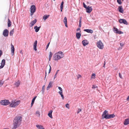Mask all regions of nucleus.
<instances>
[{
  "instance_id": "423d86ee",
  "label": "nucleus",
  "mask_w": 129,
  "mask_h": 129,
  "mask_svg": "<svg viewBox=\"0 0 129 129\" xmlns=\"http://www.w3.org/2000/svg\"><path fill=\"white\" fill-rule=\"evenodd\" d=\"M36 8L35 6L34 5L31 6L30 7V12L32 14L31 15H32L33 13L35 12Z\"/></svg>"
},
{
  "instance_id": "0e129e2a",
  "label": "nucleus",
  "mask_w": 129,
  "mask_h": 129,
  "mask_svg": "<svg viewBox=\"0 0 129 129\" xmlns=\"http://www.w3.org/2000/svg\"><path fill=\"white\" fill-rule=\"evenodd\" d=\"M16 128H15L14 127H14L13 128H12V129H15Z\"/></svg>"
},
{
  "instance_id": "79ce46f5",
  "label": "nucleus",
  "mask_w": 129,
  "mask_h": 129,
  "mask_svg": "<svg viewBox=\"0 0 129 129\" xmlns=\"http://www.w3.org/2000/svg\"><path fill=\"white\" fill-rule=\"evenodd\" d=\"M69 105V104H67L66 105V107L68 109H69L70 108Z\"/></svg>"
},
{
  "instance_id": "a19ab883",
  "label": "nucleus",
  "mask_w": 129,
  "mask_h": 129,
  "mask_svg": "<svg viewBox=\"0 0 129 129\" xmlns=\"http://www.w3.org/2000/svg\"><path fill=\"white\" fill-rule=\"evenodd\" d=\"M58 88L60 90V91H59L58 92H62V89L60 87H58Z\"/></svg>"
},
{
  "instance_id": "0eeeda50",
  "label": "nucleus",
  "mask_w": 129,
  "mask_h": 129,
  "mask_svg": "<svg viewBox=\"0 0 129 129\" xmlns=\"http://www.w3.org/2000/svg\"><path fill=\"white\" fill-rule=\"evenodd\" d=\"M118 21L120 23H123L126 25L128 24V22L125 19H120Z\"/></svg>"
},
{
  "instance_id": "6ab92c4d",
  "label": "nucleus",
  "mask_w": 129,
  "mask_h": 129,
  "mask_svg": "<svg viewBox=\"0 0 129 129\" xmlns=\"http://www.w3.org/2000/svg\"><path fill=\"white\" fill-rule=\"evenodd\" d=\"M81 35V34L80 33H76V38L78 39L80 38Z\"/></svg>"
},
{
  "instance_id": "39448f33",
  "label": "nucleus",
  "mask_w": 129,
  "mask_h": 129,
  "mask_svg": "<svg viewBox=\"0 0 129 129\" xmlns=\"http://www.w3.org/2000/svg\"><path fill=\"white\" fill-rule=\"evenodd\" d=\"M0 103L2 105L6 106L10 104V103L8 100H5L1 101Z\"/></svg>"
},
{
  "instance_id": "c85d7f7f",
  "label": "nucleus",
  "mask_w": 129,
  "mask_h": 129,
  "mask_svg": "<svg viewBox=\"0 0 129 129\" xmlns=\"http://www.w3.org/2000/svg\"><path fill=\"white\" fill-rule=\"evenodd\" d=\"M104 118H105L106 119H109V115H108V114L107 115H105L103 117V119Z\"/></svg>"
},
{
  "instance_id": "338daca9",
  "label": "nucleus",
  "mask_w": 129,
  "mask_h": 129,
  "mask_svg": "<svg viewBox=\"0 0 129 129\" xmlns=\"http://www.w3.org/2000/svg\"><path fill=\"white\" fill-rule=\"evenodd\" d=\"M46 75H45V78L46 77Z\"/></svg>"
},
{
  "instance_id": "c9c22d12",
  "label": "nucleus",
  "mask_w": 129,
  "mask_h": 129,
  "mask_svg": "<svg viewBox=\"0 0 129 129\" xmlns=\"http://www.w3.org/2000/svg\"><path fill=\"white\" fill-rule=\"evenodd\" d=\"M36 114L38 115L39 117L40 116V112L39 111H37L36 113Z\"/></svg>"
},
{
  "instance_id": "bb28decb",
  "label": "nucleus",
  "mask_w": 129,
  "mask_h": 129,
  "mask_svg": "<svg viewBox=\"0 0 129 129\" xmlns=\"http://www.w3.org/2000/svg\"><path fill=\"white\" fill-rule=\"evenodd\" d=\"M36 97H37V96H36L35 97H34L33 98V100L32 101L31 103V106H33V104L34 103L35 100L36 98Z\"/></svg>"
},
{
  "instance_id": "aec40b11",
  "label": "nucleus",
  "mask_w": 129,
  "mask_h": 129,
  "mask_svg": "<svg viewBox=\"0 0 129 129\" xmlns=\"http://www.w3.org/2000/svg\"><path fill=\"white\" fill-rule=\"evenodd\" d=\"M40 26L38 27L37 26H35L34 27V29H35V31L37 32L39 30Z\"/></svg>"
},
{
  "instance_id": "f8f14e48",
  "label": "nucleus",
  "mask_w": 129,
  "mask_h": 129,
  "mask_svg": "<svg viewBox=\"0 0 129 129\" xmlns=\"http://www.w3.org/2000/svg\"><path fill=\"white\" fill-rule=\"evenodd\" d=\"M118 10L119 12L121 13H123L124 11L123 9L122 8V6H119L118 7Z\"/></svg>"
},
{
  "instance_id": "13d9d810",
  "label": "nucleus",
  "mask_w": 129,
  "mask_h": 129,
  "mask_svg": "<svg viewBox=\"0 0 129 129\" xmlns=\"http://www.w3.org/2000/svg\"><path fill=\"white\" fill-rule=\"evenodd\" d=\"M4 67V66H3L1 65V66H0V69L2 68L3 67Z\"/></svg>"
},
{
  "instance_id": "ea45409f",
  "label": "nucleus",
  "mask_w": 129,
  "mask_h": 129,
  "mask_svg": "<svg viewBox=\"0 0 129 129\" xmlns=\"http://www.w3.org/2000/svg\"><path fill=\"white\" fill-rule=\"evenodd\" d=\"M117 3L120 5L122 3L121 0H117Z\"/></svg>"
},
{
  "instance_id": "412c9836",
  "label": "nucleus",
  "mask_w": 129,
  "mask_h": 129,
  "mask_svg": "<svg viewBox=\"0 0 129 129\" xmlns=\"http://www.w3.org/2000/svg\"><path fill=\"white\" fill-rule=\"evenodd\" d=\"M36 126L38 129H45L43 126L40 125H37Z\"/></svg>"
},
{
  "instance_id": "c756f323",
  "label": "nucleus",
  "mask_w": 129,
  "mask_h": 129,
  "mask_svg": "<svg viewBox=\"0 0 129 129\" xmlns=\"http://www.w3.org/2000/svg\"><path fill=\"white\" fill-rule=\"evenodd\" d=\"M58 93L61 95L62 99L63 100L64 99V97L62 94V92H58Z\"/></svg>"
},
{
  "instance_id": "20e7f679",
  "label": "nucleus",
  "mask_w": 129,
  "mask_h": 129,
  "mask_svg": "<svg viewBox=\"0 0 129 129\" xmlns=\"http://www.w3.org/2000/svg\"><path fill=\"white\" fill-rule=\"evenodd\" d=\"M97 47L100 49H102L104 48V45L101 40L98 41L96 44Z\"/></svg>"
},
{
  "instance_id": "a878e982",
  "label": "nucleus",
  "mask_w": 129,
  "mask_h": 129,
  "mask_svg": "<svg viewBox=\"0 0 129 129\" xmlns=\"http://www.w3.org/2000/svg\"><path fill=\"white\" fill-rule=\"evenodd\" d=\"M5 63V60L4 59H3L2 60V62L1 63V64L4 66Z\"/></svg>"
},
{
  "instance_id": "f03ea898",
  "label": "nucleus",
  "mask_w": 129,
  "mask_h": 129,
  "mask_svg": "<svg viewBox=\"0 0 129 129\" xmlns=\"http://www.w3.org/2000/svg\"><path fill=\"white\" fill-rule=\"evenodd\" d=\"M64 56V54L61 51H59L55 53L53 56V59L55 60H58Z\"/></svg>"
},
{
  "instance_id": "5701e85b",
  "label": "nucleus",
  "mask_w": 129,
  "mask_h": 129,
  "mask_svg": "<svg viewBox=\"0 0 129 129\" xmlns=\"http://www.w3.org/2000/svg\"><path fill=\"white\" fill-rule=\"evenodd\" d=\"M108 114V111H107L105 110L103 112L102 115V117L103 119V117L105 115H107Z\"/></svg>"
},
{
  "instance_id": "680f3d73",
  "label": "nucleus",
  "mask_w": 129,
  "mask_h": 129,
  "mask_svg": "<svg viewBox=\"0 0 129 129\" xmlns=\"http://www.w3.org/2000/svg\"><path fill=\"white\" fill-rule=\"evenodd\" d=\"M20 53L21 54H22V55L23 54V52H22V50H21Z\"/></svg>"
},
{
  "instance_id": "72a5a7b5",
  "label": "nucleus",
  "mask_w": 129,
  "mask_h": 129,
  "mask_svg": "<svg viewBox=\"0 0 129 129\" xmlns=\"http://www.w3.org/2000/svg\"><path fill=\"white\" fill-rule=\"evenodd\" d=\"M63 21L64 23H67V18L66 17H64Z\"/></svg>"
},
{
  "instance_id": "dca6fc26",
  "label": "nucleus",
  "mask_w": 129,
  "mask_h": 129,
  "mask_svg": "<svg viewBox=\"0 0 129 129\" xmlns=\"http://www.w3.org/2000/svg\"><path fill=\"white\" fill-rule=\"evenodd\" d=\"M37 40H36L34 44V49L35 51H36L37 50Z\"/></svg>"
},
{
  "instance_id": "7ed1b4c3",
  "label": "nucleus",
  "mask_w": 129,
  "mask_h": 129,
  "mask_svg": "<svg viewBox=\"0 0 129 129\" xmlns=\"http://www.w3.org/2000/svg\"><path fill=\"white\" fill-rule=\"evenodd\" d=\"M20 101H17L16 102H12V103L10 104L9 106L11 107H15L17 106L20 103Z\"/></svg>"
},
{
  "instance_id": "603ef678",
  "label": "nucleus",
  "mask_w": 129,
  "mask_h": 129,
  "mask_svg": "<svg viewBox=\"0 0 129 129\" xmlns=\"http://www.w3.org/2000/svg\"><path fill=\"white\" fill-rule=\"evenodd\" d=\"M95 74L94 73H93L92 74V76L91 77H92V78H93V76H94V77H95Z\"/></svg>"
},
{
  "instance_id": "f704fd0d",
  "label": "nucleus",
  "mask_w": 129,
  "mask_h": 129,
  "mask_svg": "<svg viewBox=\"0 0 129 129\" xmlns=\"http://www.w3.org/2000/svg\"><path fill=\"white\" fill-rule=\"evenodd\" d=\"M59 71V70H58L57 71H56V73H55V75H54V79L57 76V73H58V72Z\"/></svg>"
},
{
  "instance_id": "2f4dec72",
  "label": "nucleus",
  "mask_w": 129,
  "mask_h": 129,
  "mask_svg": "<svg viewBox=\"0 0 129 129\" xmlns=\"http://www.w3.org/2000/svg\"><path fill=\"white\" fill-rule=\"evenodd\" d=\"M14 29H13L10 32V36H12L14 33Z\"/></svg>"
},
{
  "instance_id": "5fc2aeb1",
  "label": "nucleus",
  "mask_w": 129,
  "mask_h": 129,
  "mask_svg": "<svg viewBox=\"0 0 129 129\" xmlns=\"http://www.w3.org/2000/svg\"><path fill=\"white\" fill-rule=\"evenodd\" d=\"M77 31H79L80 33L81 32L80 29V28H77Z\"/></svg>"
},
{
  "instance_id": "1a4fd4ad",
  "label": "nucleus",
  "mask_w": 129,
  "mask_h": 129,
  "mask_svg": "<svg viewBox=\"0 0 129 129\" xmlns=\"http://www.w3.org/2000/svg\"><path fill=\"white\" fill-rule=\"evenodd\" d=\"M86 9V12L88 13H91L92 10V7L89 6H88Z\"/></svg>"
},
{
  "instance_id": "2eb2a0df",
  "label": "nucleus",
  "mask_w": 129,
  "mask_h": 129,
  "mask_svg": "<svg viewBox=\"0 0 129 129\" xmlns=\"http://www.w3.org/2000/svg\"><path fill=\"white\" fill-rule=\"evenodd\" d=\"M123 123L125 125L129 124V118L125 119L124 122Z\"/></svg>"
},
{
  "instance_id": "37998d69",
  "label": "nucleus",
  "mask_w": 129,
  "mask_h": 129,
  "mask_svg": "<svg viewBox=\"0 0 129 129\" xmlns=\"http://www.w3.org/2000/svg\"><path fill=\"white\" fill-rule=\"evenodd\" d=\"M83 7L84 8H85L86 9L87 7V6L86 5H85V3H83Z\"/></svg>"
},
{
  "instance_id": "e2e57ef3",
  "label": "nucleus",
  "mask_w": 129,
  "mask_h": 129,
  "mask_svg": "<svg viewBox=\"0 0 129 129\" xmlns=\"http://www.w3.org/2000/svg\"><path fill=\"white\" fill-rule=\"evenodd\" d=\"M3 85V83H1H1H0V86H2Z\"/></svg>"
},
{
  "instance_id": "ddd939ff",
  "label": "nucleus",
  "mask_w": 129,
  "mask_h": 129,
  "mask_svg": "<svg viewBox=\"0 0 129 129\" xmlns=\"http://www.w3.org/2000/svg\"><path fill=\"white\" fill-rule=\"evenodd\" d=\"M37 21V19H35L34 20L31 21V22L30 23V26L32 27L34 25V24Z\"/></svg>"
},
{
  "instance_id": "09e8293b",
  "label": "nucleus",
  "mask_w": 129,
  "mask_h": 129,
  "mask_svg": "<svg viewBox=\"0 0 129 129\" xmlns=\"http://www.w3.org/2000/svg\"><path fill=\"white\" fill-rule=\"evenodd\" d=\"M81 76L80 74H78V76L77 77V79H78L80 78H81Z\"/></svg>"
},
{
  "instance_id": "7c9ffc66",
  "label": "nucleus",
  "mask_w": 129,
  "mask_h": 129,
  "mask_svg": "<svg viewBox=\"0 0 129 129\" xmlns=\"http://www.w3.org/2000/svg\"><path fill=\"white\" fill-rule=\"evenodd\" d=\"M109 119L114 117H115V115L114 114L109 115Z\"/></svg>"
},
{
  "instance_id": "69168bd1",
  "label": "nucleus",
  "mask_w": 129,
  "mask_h": 129,
  "mask_svg": "<svg viewBox=\"0 0 129 129\" xmlns=\"http://www.w3.org/2000/svg\"><path fill=\"white\" fill-rule=\"evenodd\" d=\"M51 59V58H49V61H50V60Z\"/></svg>"
},
{
  "instance_id": "864d4df0",
  "label": "nucleus",
  "mask_w": 129,
  "mask_h": 129,
  "mask_svg": "<svg viewBox=\"0 0 129 129\" xmlns=\"http://www.w3.org/2000/svg\"><path fill=\"white\" fill-rule=\"evenodd\" d=\"M120 46H121L122 47L124 45V44H123V43H120Z\"/></svg>"
},
{
  "instance_id": "bf43d9fd",
  "label": "nucleus",
  "mask_w": 129,
  "mask_h": 129,
  "mask_svg": "<svg viewBox=\"0 0 129 129\" xmlns=\"http://www.w3.org/2000/svg\"><path fill=\"white\" fill-rule=\"evenodd\" d=\"M126 100L128 101H129V95L127 97V98L126 99Z\"/></svg>"
},
{
  "instance_id": "774afa93",
  "label": "nucleus",
  "mask_w": 129,
  "mask_h": 129,
  "mask_svg": "<svg viewBox=\"0 0 129 129\" xmlns=\"http://www.w3.org/2000/svg\"><path fill=\"white\" fill-rule=\"evenodd\" d=\"M4 129H9V128H4Z\"/></svg>"
},
{
  "instance_id": "6e6552de",
  "label": "nucleus",
  "mask_w": 129,
  "mask_h": 129,
  "mask_svg": "<svg viewBox=\"0 0 129 129\" xmlns=\"http://www.w3.org/2000/svg\"><path fill=\"white\" fill-rule=\"evenodd\" d=\"M9 34V31L7 29L4 30L3 33V35L5 37H7L8 36Z\"/></svg>"
},
{
  "instance_id": "9b49d317",
  "label": "nucleus",
  "mask_w": 129,
  "mask_h": 129,
  "mask_svg": "<svg viewBox=\"0 0 129 129\" xmlns=\"http://www.w3.org/2000/svg\"><path fill=\"white\" fill-rule=\"evenodd\" d=\"M82 43L84 46H85L87 45L88 43V42L86 40H83L82 41Z\"/></svg>"
},
{
  "instance_id": "052dcab7",
  "label": "nucleus",
  "mask_w": 129,
  "mask_h": 129,
  "mask_svg": "<svg viewBox=\"0 0 129 129\" xmlns=\"http://www.w3.org/2000/svg\"><path fill=\"white\" fill-rule=\"evenodd\" d=\"M64 24H65V26L67 27H68V25L67 24V23H64Z\"/></svg>"
},
{
  "instance_id": "6e6d98bb",
  "label": "nucleus",
  "mask_w": 129,
  "mask_h": 129,
  "mask_svg": "<svg viewBox=\"0 0 129 129\" xmlns=\"http://www.w3.org/2000/svg\"><path fill=\"white\" fill-rule=\"evenodd\" d=\"M63 7H60V11L61 12L62 11V10L63 9Z\"/></svg>"
},
{
  "instance_id": "cd10ccee",
  "label": "nucleus",
  "mask_w": 129,
  "mask_h": 129,
  "mask_svg": "<svg viewBox=\"0 0 129 129\" xmlns=\"http://www.w3.org/2000/svg\"><path fill=\"white\" fill-rule=\"evenodd\" d=\"M113 30L114 32L116 33H117V32L118 31V29L114 27H113Z\"/></svg>"
},
{
  "instance_id": "a18cd8bd",
  "label": "nucleus",
  "mask_w": 129,
  "mask_h": 129,
  "mask_svg": "<svg viewBox=\"0 0 129 129\" xmlns=\"http://www.w3.org/2000/svg\"><path fill=\"white\" fill-rule=\"evenodd\" d=\"M50 44V42H49L48 43V44L47 45L46 47V50H47V48H48V47L49 46V45Z\"/></svg>"
},
{
  "instance_id": "3c124183",
  "label": "nucleus",
  "mask_w": 129,
  "mask_h": 129,
  "mask_svg": "<svg viewBox=\"0 0 129 129\" xmlns=\"http://www.w3.org/2000/svg\"><path fill=\"white\" fill-rule=\"evenodd\" d=\"M119 76L120 77V78H122L121 75L120 73H119Z\"/></svg>"
},
{
  "instance_id": "4be33fe9",
  "label": "nucleus",
  "mask_w": 129,
  "mask_h": 129,
  "mask_svg": "<svg viewBox=\"0 0 129 129\" xmlns=\"http://www.w3.org/2000/svg\"><path fill=\"white\" fill-rule=\"evenodd\" d=\"M52 112L53 111L52 110H50L49 112V113L48 114V116L51 118H53L52 114Z\"/></svg>"
},
{
  "instance_id": "a211bd4d",
  "label": "nucleus",
  "mask_w": 129,
  "mask_h": 129,
  "mask_svg": "<svg viewBox=\"0 0 129 129\" xmlns=\"http://www.w3.org/2000/svg\"><path fill=\"white\" fill-rule=\"evenodd\" d=\"M52 82L51 81H50L49 82L48 85L47 86L46 88V89L47 90H48L50 88L52 87Z\"/></svg>"
},
{
  "instance_id": "8fccbe9b",
  "label": "nucleus",
  "mask_w": 129,
  "mask_h": 129,
  "mask_svg": "<svg viewBox=\"0 0 129 129\" xmlns=\"http://www.w3.org/2000/svg\"><path fill=\"white\" fill-rule=\"evenodd\" d=\"M97 87V86H95V85H93L92 87V88L94 89V88H96Z\"/></svg>"
},
{
  "instance_id": "f3484780",
  "label": "nucleus",
  "mask_w": 129,
  "mask_h": 129,
  "mask_svg": "<svg viewBox=\"0 0 129 129\" xmlns=\"http://www.w3.org/2000/svg\"><path fill=\"white\" fill-rule=\"evenodd\" d=\"M20 84V82L19 80H18L17 81H16L14 83V85L16 87H18Z\"/></svg>"
},
{
  "instance_id": "c03bdc74",
  "label": "nucleus",
  "mask_w": 129,
  "mask_h": 129,
  "mask_svg": "<svg viewBox=\"0 0 129 129\" xmlns=\"http://www.w3.org/2000/svg\"><path fill=\"white\" fill-rule=\"evenodd\" d=\"M117 34H121L123 33V32L121 31H119L117 32Z\"/></svg>"
},
{
  "instance_id": "9d476101",
  "label": "nucleus",
  "mask_w": 129,
  "mask_h": 129,
  "mask_svg": "<svg viewBox=\"0 0 129 129\" xmlns=\"http://www.w3.org/2000/svg\"><path fill=\"white\" fill-rule=\"evenodd\" d=\"M11 52L12 55L13 56L14 54L15 48L13 45L12 44H11Z\"/></svg>"
},
{
  "instance_id": "f257e3e1",
  "label": "nucleus",
  "mask_w": 129,
  "mask_h": 129,
  "mask_svg": "<svg viewBox=\"0 0 129 129\" xmlns=\"http://www.w3.org/2000/svg\"><path fill=\"white\" fill-rule=\"evenodd\" d=\"M22 117L21 116L16 117L13 120V125L15 127L17 128L21 124Z\"/></svg>"
},
{
  "instance_id": "e433bc0d",
  "label": "nucleus",
  "mask_w": 129,
  "mask_h": 129,
  "mask_svg": "<svg viewBox=\"0 0 129 129\" xmlns=\"http://www.w3.org/2000/svg\"><path fill=\"white\" fill-rule=\"evenodd\" d=\"M80 19L79 20V27H80L81 26V18H82L81 17H80Z\"/></svg>"
},
{
  "instance_id": "58836bf2",
  "label": "nucleus",
  "mask_w": 129,
  "mask_h": 129,
  "mask_svg": "<svg viewBox=\"0 0 129 129\" xmlns=\"http://www.w3.org/2000/svg\"><path fill=\"white\" fill-rule=\"evenodd\" d=\"M81 111V109H78V110L77 111V113L78 114L79 113V112Z\"/></svg>"
},
{
  "instance_id": "393cba45",
  "label": "nucleus",
  "mask_w": 129,
  "mask_h": 129,
  "mask_svg": "<svg viewBox=\"0 0 129 129\" xmlns=\"http://www.w3.org/2000/svg\"><path fill=\"white\" fill-rule=\"evenodd\" d=\"M11 25V22L10 20L8 19V27H10Z\"/></svg>"
},
{
  "instance_id": "4d7b16f0",
  "label": "nucleus",
  "mask_w": 129,
  "mask_h": 129,
  "mask_svg": "<svg viewBox=\"0 0 129 129\" xmlns=\"http://www.w3.org/2000/svg\"><path fill=\"white\" fill-rule=\"evenodd\" d=\"M104 64L103 67L104 68H105V63H106L105 61H104Z\"/></svg>"
},
{
  "instance_id": "4c0bfd02",
  "label": "nucleus",
  "mask_w": 129,
  "mask_h": 129,
  "mask_svg": "<svg viewBox=\"0 0 129 129\" xmlns=\"http://www.w3.org/2000/svg\"><path fill=\"white\" fill-rule=\"evenodd\" d=\"M53 54L50 51L49 52V58H51Z\"/></svg>"
},
{
  "instance_id": "473e14b6",
  "label": "nucleus",
  "mask_w": 129,
  "mask_h": 129,
  "mask_svg": "<svg viewBox=\"0 0 129 129\" xmlns=\"http://www.w3.org/2000/svg\"><path fill=\"white\" fill-rule=\"evenodd\" d=\"M45 85H44L42 87V93L43 94H44V90H45Z\"/></svg>"
},
{
  "instance_id": "de8ad7c7",
  "label": "nucleus",
  "mask_w": 129,
  "mask_h": 129,
  "mask_svg": "<svg viewBox=\"0 0 129 129\" xmlns=\"http://www.w3.org/2000/svg\"><path fill=\"white\" fill-rule=\"evenodd\" d=\"M63 4H64V2H63V1H62L61 3V5H60V7H63Z\"/></svg>"
},
{
  "instance_id": "b1692460",
  "label": "nucleus",
  "mask_w": 129,
  "mask_h": 129,
  "mask_svg": "<svg viewBox=\"0 0 129 129\" xmlns=\"http://www.w3.org/2000/svg\"><path fill=\"white\" fill-rule=\"evenodd\" d=\"M49 15H45L43 17V19H44V20H45L49 17Z\"/></svg>"
},
{
  "instance_id": "4468645a",
  "label": "nucleus",
  "mask_w": 129,
  "mask_h": 129,
  "mask_svg": "<svg viewBox=\"0 0 129 129\" xmlns=\"http://www.w3.org/2000/svg\"><path fill=\"white\" fill-rule=\"evenodd\" d=\"M84 31L87 32V33L91 34H92L93 33V31L91 29H84Z\"/></svg>"
},
{
  "instance_id": "49530a36",
  "label": "nucleus",
  "mask_w": 129,
  "mask_h": 129,
  "mask_svg": "<svg viewBox=\"0 0 129 129\" xmlns=\"http://www.w3.org/2000/svg\"><path fill=\"white\" fill-rule=\"evenodd\" d=\"M49 66H50V69H49V73H48L49 74L50 73V72L51 71V67L50 65H49Z\"/></svg>"
}]
</instances>
